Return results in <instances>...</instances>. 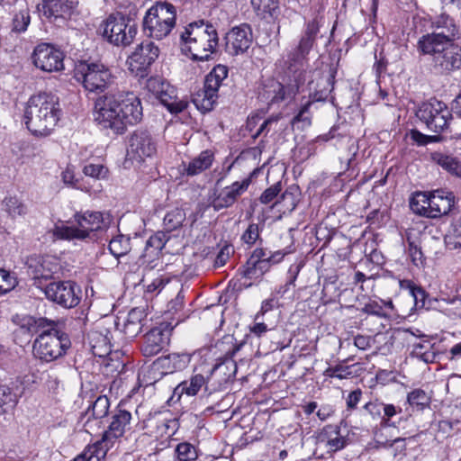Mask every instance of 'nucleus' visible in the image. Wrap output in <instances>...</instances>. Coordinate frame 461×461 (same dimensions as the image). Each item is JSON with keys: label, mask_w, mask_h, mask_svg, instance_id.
<instances>
[{"label": "nucleus", "mask_w": 461, "mask_h": 461, "mask_svg": "<svg viewBox=\"0 0 461 461\" xmlns=\"http://www.w3.org/2000/svg\"><path fill=\"white\" fill-rule=\"evenodd\" d=\"M182 51L194 60H208L218 45V33L203 21L189 23L180 34Z\"/></svg>", "instance_id": "f03ea898"}, {"label": "nucleus", "mask_w": 461, "mask_h": 461, "mask_svg": "<svg viewBox=\"0 0 461 461\" xmlns=\"http://www.w3.org/2000/svg\"><path fill=\"white\" fill-rule=\"evenodd\" d=\"M83 173L86 176L95 179H104L107 176L108 169L102 164H87L83 168Z\"/></svg>", "instance_id": "13d9d810"}, {"label": "nucleus", "mask_w": 461, "mask_h": 461, "mask_svg": "<svg viewBox=\"0 0 461 461\" xmlns=\"http://www.w3.org/2000/svg\"><path fill=\"white\" fill-rule=\"evenodd\" d=\"M384 402L378 400L368 402L364 405V409L372 416L373 419H381Z\"/></svg>", "instance_id": "774afa93"}, {"label": "nucleus", "mask_w": 461, "mask_h": 461, "mask_svg": "<svg viewBox=\"0 0 461 461\" xmlns=\"http://www.w3.org/2000/svg\"><path fill=\"white\" fill-rule=\"evenodd\" d=\"M116 96L105 95L96 99L93 113L95 122L103 129H110L116 134L123 133V122L119 113Z\"/></svg>", "instance_id": "f8f14e48"}, {"label": "nucleus", "mask_w": 461, "mask_h": 461, "mask_svg": "<svg viewBox=\"0 0 461 461\" xmlns=\"http://www.w3.org/2000/svg\"><path fill=\"white\" fill-rule=\"evenodd\" d=\"M51 325H54L53 321H50L45 318H40L37 320L32 316H25L22 319L21 329L23 330L25 332L33 334L38 331V327L44 328L47 326L50 327Z\"/></svg>", "instance_id": "603ef678"}, {"label": "nucleus", "mask_w": 461, "mask_h": 461, "mask_svg": "<svg viewBox=\"0 0 461 461\" xmlns=\"http://www.w3.org/2000/svg\"><path fill=\"white\" fill-rule=\"evenodd\" d=\"M430 192H415L410 198V208L413 213L429 218Z\"/></svg>", "instance_id": "ea45409f"}, {"label": "nucleus", "mask_w": 461, "mask_h": 461, "mask_svg": "<svg viewBox=\"0 0 461 461\" xmlns=\"http://www.w3.org/2000/svg\"><path fill=\"white\" fill-rule=\"evenodd\" d=\"M148 88L171 113H179L188 106V102L178 99L175 95V88L160 78L149 79Z\"/></svg>", "instance_id": "aec40b11"}, {"label": "nucleus", "mask_w": 461, "mask_h": 461, "mask_svg": "<svg viewBox=\"0 0 461 461\" xmlns=\"http://www.w3.org/2000/svg\"><path fill=\"white\" fill-rule=\"evenodd\" d=\"M185 220V212L180 208L169 211L164 217L163 223L167 232L179 228Z\"/></svg>", "instance_id": "09e8293b"}, {"label": "nucleus", "mask_w": 461, "mask_h": 461, "mask_svg": "<svg viewBox=\"0 0 461 461\" xmlns=\"http://www.w3.org/2000/svg\"><path fill=\"white\" fill-rule=\"evenodd\" d=\"M108 249L116 258L125 256L131 250V239L123 234H118L110 240Z\"/></svg>", "instance_id": "c03bdc74"}, {"label": "nucleus", "mask_w": 461, "mask_h": 461, "mask_svg": "<svg viewBox=\"0 0 461 461\" xmlns=\"http://www.w3.org/2000/svg\"><path fill=\"white\" fill-rule=\"evenodd\" d=\"M117 98L119 113L123 122V131L128 124L133 125L142 119V106L140 100L133 94L120 95Z\"/></svg>", "instance_id": "a878e982"}, {"label": "nucleus", "mask_w": 461, "mask_h": 461, "mask_svg": "<svg viewBox=\"0 0 461 461\" xmlns=\"http://www.w3.org/2000/svg\"><path fill=\"white\" fill-rule=\"evenodd\" d=\"M62 180L66 185H68L73 188L88 191V189L81 183V181L76 177L74 171L69 167H67L62 172Z\"/></svg>", "instance_id": "0e129e2a"}, {"label": "nucleus", "mask_w": 461, "mask_h": 461, "mask_svg": "<svg viewBox=\"0 0 461 461\" xmlns=\"http://www.w3.org/2000/svg\"><path fill=\"white\" fill-rule=\"evenodd\" d=\"M417 48L429 56L431 67L438 74L450 75L461 68V46L456 41H418Z\"/></svg>", "instance_id": "20e7f679"}, {"label": "nucleus", "mask_w": 461, "mask_h": 461, "mask_svg": "<svg viewBox=\"0 0 461 461\" xmlns=\"http://www.w3.org/2000/svg\"><path fill=\"white\" fill-rule=\"evenodd\" d=\"M348 359L340 361L336 366H330L323 371V375L328 378H337L339 380L348 379L352 376L351 367L352 366H346Z\"/></svg>", "instance_id": "3c124183"}, {"label": "nucleus", "mask_w": 461, "mask_h": 461, "mask_svg": "<svg viewBox=\"0 0 461 461\" xmlns=\"http://www.w3.org/2000/svg\"><path fill=\"white\" fill-rule=\"evenodd\" d=\"M434 31L420 38L418 41H456L459 38V26L446 14L437 16L432 22Z\"/></svg>", "instance_id": "412c9836"}, {"label": "nucleus", "mask_w": 461, "mask_h": 461, "mask_svg": "<svg viewBox=\"0 0 461 461\" xmlns=\"http://www.w3.org/2000/svg\"><path fill=\"white\" fill-rule=\"evenodd\" d=\"M260 237V230L258 224L250 223L241 236V240L249 245H254Z\"/></svg>", "instance_id": "680f3d73"}, {"label": "nucleus", "mask_w": 461, "mask_h": 461, "mask_svg": "<svg viewBox=\"0 0 461 461\" xmlns=\"http://www.w3.org/2000/svg\"><path fill=\"white\" fill-rule=\"evenodd\" d=\"M112 444L113 442L110 440H104L103 437L101 440L88 446L86 448L88 461H103L107 454L110 445Z\"/></svg>", "instance_id": "a18cd8bd"}, {"label": "nucleus", "mask_w": 461, "mask_h": 461, "mask_svg": "<svg viewBox=\"0 0 461 461\" xmlns=\"http://www.w3.org/2000/svg\"><path fill=\"white\" fill-rule=\"evenodd\" d=\"M277 74L282 78L280 82L273 77L264 79L258 88V98L269 108L272 105L292 100L298 93L306 79L296 73L290 72L280 62L276 63Z\"/></svg>", "instance_id": "7ed1b4c3"}, {"label": "nucleus", "mask_w": 461, "mask_h": 461, "mask_svg": "<svg viewBox=\"0 0 461 461\" xmlns=\"http://www.w3.org/2000/svg\"><path fill=\"white\" fill-rule=\"evenodd\" d=\"M433 160L453 176H461V162L455 157L441 152L432 155Z\"/></svg>", "instance_id": "a19ab883"}, {"label": "nucleus", "mask_w": 461, "mask_h": 461, "mask_svg": "<svg viewBox=\"0 0 461 461\" xmlns=\"http://www.w3.org/2000/svg\"><path fill=\"white\" fill-rule=\"evenodd\" d=\"M228 76V68L223 65H217L206 76L203 89L193 99L194 104L203 113L212 110L218 98V91Z\"/></svg>", "instance_id": "4468645a"}, {"label": "nucleus", "mask_w": 461, "mask_h": 461, "mask_svg": "<svg viewBox=\"0 0 461 461\" xmlns=\"http://www.w3.org/2000/svg\"><path fill=\"white\" fill-rule=\"evenodd\" d=\"M27 274L33 280V285L42 288V281L49 280L61 270L60 261L54 256H31L26 261Z\"/></svg>", "instance_id": "2eb2a0df"}, {"label": "nucleus", "mask_w": 461, "mask_h": 461, "mask_svg": "<svg viewBox=\"0 0 461 461\" xmlns=\"http://www.w3.org/2000/svg\"><path fill=\"white\" fill-rule=\"evenodd\" d=\"M144 312L139 308L131 309L124 323V333L129 338L136 337L142 330Z\"/></svg>", "instance_id": "e433bc0d"}, {"label": "nucleus", "mask_w": 461, "mask_h": 461, "mask_svg": "<svg viewBox=\"0 0 461 461\" xmlns=\"http://www.w3.org/2000/svg\"><path fill=\"white\" fill-rule=\"evenodd\" d=\"M16 285V278L8 271L0 268V295L12 291Z\"/></svg>", "instance_id": "4d7b16f0"}, {"label": "nucleus", "mask_w": 461, "mask_h": 461, "mask_svg": "<svg viewBox=\"0 0 461 461\" xmlns=\"http://www.w3.org/2000/svg\"><path fill=\"white\" fill-rule=\"evenodd\" d=\"M407 402L410 406L423 411L430 404V396L420 388L412 390L407 394Z\"/></svg>", "instance_id": "de8ad7c7"}, {"label": "nucleus", "mask_w": 461, "mask_h": 461, "mask_svg": "<svg viewBox=\"0 0 461 461\" xmlns=\"http://www.w3.org/2000/svg\"><path fill=\"white\" fill-rule=\"evenodd\" d=\"M159 49L150 41L141 42L130 57V64L139 71H145L158 57Z\"/></svg>", "instance_id": "cd10ccee"}, {"label": "nucleus", "mask_w": 461, "mask_h": 461, "mask_svg": "<svg viewBox=\"0 0 461 461\" xmlns=\"http://www.w3.org/2000/svg\"><path fill=\"white\" fill-rule=\"evenodd\" d=\"M399 286L402 290H406L409 292L417 310L425 308L427 294L423 288L415 285L412 281L407 279L400 280Z\"/></svg>", "instance_id": "4c0bfd02"}, {"label": "nucleus", "mask_w": 461, "mask_h": 461, "mask_svg": "<svg viewBox=\"0 0 461 461\" xmlns=\"http://www.w3.org/2000/svg\"><path fill=\"white\" fill-rule=\"evenodd\" d=\"M429 218L437 219L449 213L455 206V195L452 192L435 190L430 192Z\"/></svg>", "instance_id": "c85d7f7f"}, {"label": "nucleus", "mask_w": 461, "mask_h": 461, "mask_svg": "<svg viewBox=\"0 0 461 461\" xmlns=\"http://www.w3.org/2000/svg\"><path fill=\"white\" fill-rule=\"evenodd\" d=\"M18 403V396L5 385H0V412L5 413L13 410Z\"/></svg>", "instance_id": "8fccbe9b"}, {"label": "nucleus", "mask_w": 461, "mask_h": 461, "mask_svg": "<svg viewBox=\"0 0 461 461\" xmlns=\"http://www.w3.org/2000/svg\"><path fill=\"white\" fill-rule=\"evenodd\" d=\"M176 455L178 461H195L198 453L194 446L188 442H181L176 447Z\"/></svg>", "instance_id": "6e6d98bb"}, {"label": "nucleus", "mask_w": 461, "mask_h": 461, "mask_svg": "<svg viewBox=\"0 0 461 461\" xmlns=\"http://www.w3.org/2000/svg\"><path fill=\"white\" fill-rule=\"evenodd\" d=\"M225 40L227 52L234 56L243 54L253 41L251 26L244 23L232 27L226 33Z\"/></svg>", "instance_id": "b1692460"}, {"label": "nucleus", "mask_w": 461, "mask_h": 461, "mask_svg": "<svg viewBox=\"0 0 461 461\" xmlns=\"http://www.w3.org/2000/svg\"><path fill=\"white\" fill-rule=\"evenodd\" d=\"M207 376L201 374L193 375L189 380L181 382L174 390L171 400L176 398V401H179L182 395L194 396L198 392L204 387V390L208 392L212 390L211 383L207 382Z\"/></svg>", "instance_id": "c756f323"}, {"label": "nucleus", "mask_w": 461, "mask_h": 461, "mask_svg": "<svg viewBox=\"0 0 461 461\" xmlns=\"http://www.w3.org/2000/svg\"><path fill=\"white\" fill-rule=\"evenodd\" d=\"M169 240L168 234L164 231H157L146 241L143 252L139 257L137 263L140 267L148 269L155 268L160 260L162 249Z\"/></svg>", "instance_id": "5701e85b"}, {"label": "nucleus", "mask_w": 461, "mask_h": 461, "mask_svg": "<svg viewBox=\"0 0 461 461\" xmlns=\"http://www.w3.org/2000/svg\"><path fill=\"white\" fill-rule=\"evenodd\" d=\"M416 115L429 131L436 133L447 129L452 119L451 111L447 104L435 98L423 103L419 107Z\"/></svg>", "instance_id": "ddd939ff"}, {"label": "nucleus", "mask_w": 461, "mask_h": 461, "mask_svg": "<svg viewBox=\"0 0 461 461\" xmlns=\"http://www.w3.org/2000/svg\"><path fill=\"white\" fill-rule=\"evenodd\" d=\"M44 14L49 17L69 15L78 5V0H42Z\"/></svg>", "instance_id": "473e14b6"}, {"label": "nucleus", "mask_w": 461, "mask_h": 461, "mask_svg": "<svg viewBox=\"0 0 461 461\" xmlns=\"http://www.w3.org/2000/svg\"><path fill=\"white\" fill-rule=\"evenodd\" d=\"M109 408V398L106 395L98 396L86 411V416L88 417L86 425L89 422L90 417H93L94 419H102L105 417L108 414Z\"/></svg>", "instance_id": "79ce46f5"}, {"label": "nucleus", "mask_w": 461, "mask_h": 461, "mask_svg": "<svg viewBox=\"0 0 461 461\" xmlns=\"http://www.w3.org/2000/svg\"><path fill=\"white\" fill-rule=\"evenodd\" d=\"M334 77V73L331 72L329 75L318 77L316 86H314L312 80L308 83L310 100L303 104L299 113L292 120L294 126L301 123V127L303 129L311 125L312 114L310 107L313 102H322L328 98L333 89Z\"/></svg>", "instance_id": "9b49d317"}, {"label": "nucleus", "mask_w": 461, "mask_h": 461, "mask_svg": "<svg viewBox=\"0 0 461 461\" xmlns=\"http://www.w3.org/2000/svg\"><path fill=\"white\" fill-rule=\"evenodd\" d=\"M75 78L81 82L85 90L91 94H101L110 89L115 77L110 68L99 62H81L75 68Z\"/></svg>", "instance_id": "6e6552de"}, {"label": "nucleus", "mask_w": 461, "mask_h": 461, "mask_svg": "<svg viewBox=\"0 0 461 461\" xmlns=\"http://www.w3.org/2000/svg\"><path fill=\"white\" fill-rule=\"evenodd\" d=\"M281 189L282 185L280 182H277L270 187L267 188L259 197L260 203L263 204L271 203L275 198L277 197L278 194L281 192Z\"/></svg>", "instance_id": "69168bd1"}, {"label": "nucleus", "mask_w": 461, "mask_h": 461, "mask_svg": "<svg viewBox=\"0 0 461 461\" xmlns=\"http://www.w3.org/2000/svg\"><path fill=\"white\" fill-rule=\"evenodd\" d=\"M188 353H172L166 357H158L155 365L163 369L164 373L171 374L185 369L191 361Z\"/></svg>", "instance_id": "2f4dec72"}, {"label": "nucleus", "mask_w": 461, "mask_h": 461, "mask_svg": "<svg viewBox=\"0 0 461 461\" xmlns=\"http://www.w3.org/2000/svg\"><path fill=\"white\" fill-rule=\"evenodd\" d=\"M362 312L378 317H386L387 314L383 310V305L379 301H370L366 303L362 308Z\"/></svg>", "instance_id": "338daca9"}, {"label": "nucleus", "mask_w": 461, "mask_h": 461, "mask_svg": "<svg viewBox=\"0 0 461 461\" xmlns=\"http://www.w3.org/2000/svg\"><path fill=\"white\" fill-rule=\"evenodd\" d=\"M60 115L59 97L50 93L32 95L24 110V123L34 135H48L57 125Z\"/></svg>", "instance_id": "f257e3e1"}, {"label": "nucleus", "mask_w": 461, "mask_h": 461, "mask_svg": "<svg viewBox=\"0 0 461 461\" xmlns=\"http://www.w3.org/2000/svg\"><path fill=\"white\" fill-rule=\"evenodd\" d=\"M250 182L249 178H245L242 181H236L230 185L224 187L217 194H214L211 202V206L214 211H220L232 206L248 190Z\"/></svg>", "instance_id": "393cba45"}, {"label": "nucleus", "mask_w": 461, "mask_h": 461, "mask_svg": "<svg viewBox=\"0 0 461 461\" xmlns=\"http://www.w3.org/2000/svg\"><path fill=\"white\" fill-rule=\"evenodd\" d=\"M74 218L77 225L56 226L55 236L64 240H86L92 238L95 231L107 229L110 224L109 215L104 217L100 212L86 211L76 213Z\"/></svg>", "instance_id": "39448f33"}, {"label": "nucleus", "mask_w": 461, "mask_h": 461, "mask_svg": "<svg viewBox=\"0 0 461 461\" xmlns=\"http://www.w3.org/2000/svg\"><path fill=\"white\" fill-rule=\"evenodd\" d=\"M213 160L214 154L212 150H203L196 157L193 158L188 163H182V175H186L187 176H197L210 168Z\"/></svg>", "instance_id": "7c9ffc66"}, {"label": "nucleus", "mask_w": 461, "mask_h": 461, "mask_svg": "<svg viewBox=\"0 0 461 461\" xmlns=\"http://www.w3.org/2000/svg\"><path fill=\"white\" fill-rule=\"evenodd\" d=\"M5 210L10 215H22L25 213L24 204L16 197H8L4 201Z\"/></svg>", "instance_id": "052dcab7"}, {"label": "nucleus", "mask_w": 461, "mask_h": 461, "mask_svg": "<svg viewBox=\"0 0 461 461\" xmlns=\"http://www.w3.org/2000/svg\"><path fill=\"white\" fill-rule=\"evenodd\" d=\"M429 343H418L414 345L412 354L426 363H432L435 359L433 352L429 350Z\"/></svg>", "instance_id": "bf43d9fd"}, {"label": "nucleus", "mask_w": 461, "mask_h": 461, "mask_svg": "<svg viewBox=\"0 0 461 461\" xmlns=\"http://www.w3.org/2000/svg\"><path fill=\"white\" fill-rule=\"evenodd\" d=\"M251 7L261 19H272L279 13L278 0H251Z\"/></svg>", "instance_id": "c9c22d12"}, {"label": "nucleus", "mask_w": 461, "mask_h": 461, "mask_svg": "<svg viewBox=\"0 0 461 461\" xmlns=\"http://www.w3.org/2000/svg\"><path fill=\"white\" fill-rule=\"evenodd\" d=\"M297 203L296 190L289 188L281 194L273 206L285 214L292 212L295 209Z\"/></svg>", "instance_id": "37998d69"}, {"label": "nucleus", "mask_w": 461, "mask_h": 461, "mask_svg": "<svg viewBox=\"0 0 461 461\" xmlns=\"http://www.w3.org/2000/svg\"><path fill=\"white\" fill-rule=\"evenodd\" d=\"M44 294L50 301L64 308H73L80 302L81 290L72 281H58L46 285Z\"/></svg>", "instance_id": "f3484780"}, {"label": "nucleus", "mask_w": 461, "mask_h": 461, "mask_svg": "<svg viewBox=\"0 0 461 461\" xmlns=\"http://www.w3.org/2000/svg\"><path fill=\"white\" fill-rule=\"evenodd\" d=\"M173 328L168 322H162L151 329L142 339L140 349L145 357H153L165 349L170 342Z\"/></svg>", "instance_id": "6ab92c4d"}, {"label": "nucleus", "mask_w": 461, "mask_h": 461, "mask_svg": "<svg viewBox=\"0 0 461 461\" xmlns=\"http://www.w3.org/2000/svg\"><path fill=\"white\" fill-rule=\"evenodd\" d=\"M314 41V40L303 35L298 47L289 53L286 59L278 60V62L285 66L290 72L296 73L307 79L311 72L307 70L308 63L306 56L312 48Z\"/></svg>", "instance_id": "4be33fe9"}, {"label": "nucleus", "mask_w": 461, "mask_h": 461, "mask_svg": "<svg viewBox=\"0 0 461 461\" xmlns=\"http://www.w3.org/2000/svg\"><path fill=\"white\" fill-rule=\"evenodd\" d=\"M137 32L136 23L129 16L120 13L110 14L104 23V38L117 47H126L131 44Z\"/></svg>", "instance_id": "1a4fd4ad"}, {"label": "nucleus", "mask_w": 461, "mask_h": 461, "mask_svg": "<svg viewBox=\"0 0 461 461\" xmlns=\"http://www.w3.org/2000/svg\"><path fill=\"white\" fill-rule=\"evenodd\" d=\"M109 332L92 331L89 334V343L95 356L104 357L112 351L111 338Z\"/></svg>", "instance_id": "f704fd0d"}, {"label": "nucleus", "mask_w": 461, "mask_h": 461, "mask_svg": "<svg viewBox=\"0 0 461 461\" xmlns=\"http://www.w3.org/2000/svg\"><path fill=\"white\" fill-rule=\"evenodd\" d=\"M445 243L448 249H461V215L451 223Z\"/></svg>", "instance_id": "49530a36"}, {"label": "nucleus", "mask_w": 461, "mask_h": 461, "mask_svg": "<svg viewBox=\"0 0 461 461\" xmlns=\"http://www.w3.org/2000/svg\"><path fill=\"white\" fill-rule=\"evenodd\" d=\"M71 347L69 336L51 325L43 330L33 342V354L41 362L50 363L67 354Z\"/></svg>", "instance_id": "423d86ee"}, {"label": "nucleus", "mask_w": 461, "mask_h": 461, "mask_svg": "<svg viewBox=\"0 0 461 461\" xmlns=\"http://www.w3.org/2000/svg\"><path fill=\"white\" fill-rule=\"evenodd\" d=\"M271 266L272 264L270 263L268 258L259 260L254 263H252V261H247L246 265H244L240 269V274L245 278H258L263 276L266 272H267Z\"/></svg>", "instance_id": "58836bf2"}, {"label": "nucleus", "mask_w": 461, "mask_h": 461, "mask_svg": "<svg viewBox=\"0 0 461 461\" xmlns=\"http://www.w3.org/2000/svg\"><path fill=\"white\" fill-rule=\"evenodd\" d=\"M14 17L12 21V31L21 33L24 32L31 22L30 9L25 0H15Z\"/></svg>", "instance_id": "72a5a7b5"}, {"label": "nucleus", "mask_w": 461, "mask_h": 461, "mask_svg": "<svg viewBox=\"0 0 461 461\" xmlns=\"http://www.w3.org/2000/svg\"><path fill=\"white\" fill-rule=\"evenodd\" d=\"M63 52L49 43L37 45L32 54V61L35 67L45 72L63 70Z\"/></svg>", "instance_id": "a211bd4d"}, {"label": "nucleus", "mask_w": 461, "mask_h": 461, "mask_svg": "<svg viewBox=\"0 0 461 461\" xmlns=\"http://www.w3.org/2000/svg\"><path fill=\"white\" fill-rule=\"evenodd\" d=\"M401 412V407L384 402L380 426L382 428H396V423L393 421L392 419Z\"/></svg>", "instance_id": "864d4df0"}, {"label": "nucleus", "mask_w": 461, "mask_h": 461, "mask_svg": "<svg viewBox=\"0 0 461 461\" xmlns=\"http://www.w3.org/2000/svg\"><path fill=\"white\" fill-rule=\"evenodd\" d=\"M131 413L126 410H118L111 417L108 429L104 432V439L113 440L132 430Z\"/></svg>", "instance_id": "bb28decb"}, {"label": "nucleus", "mask_w": 461, "mask_h": 461, "mask_svg": "<svg viewBox=\"0 0 461 461\" xmlns=\"http://www.w3.org/2000/svg\"><path fill=\"white\" fill-rule=\"evenodd\" d=\"M157 152V143L147 130L138 129L128 139L127 159L140 164Z\"/></svg>", "instance_id": "dca6fc26"}, {"label": "nucleus", "mask_w": 461, "mask_h": 461, "mask_svg": "<svg viewBox=\"0 0 461 461\" xmlns=\"http://www.w3.org/2000/svg\"><path fill=\"white\" fill-rule=\"evenodd\" d=\"M176 7L167 2L152 5L143 18V30L147 36L162 40L167 37L176 25Z\"/></svg>", "instance_id": "0eeeda50"}, {"label": "nucleus", "mask_w": 461, "mask_h": 461, "mask_svg": "<svg viewBox=\"0 0 461 461\" xmlns=\"http://www.w3.org/2000/svg\"><path fill=\"white\" fill-rule=\"evenodd\" d=\"M234 253L233 246L230 244H224L220 251L218 252L215 260H214V267H223L227 261L229 260L230 255Z\"/></svg>", "instance_id": "e2e57ef3"}, {"label": "nucleus", "mask_w": 461, "mask_h": 461, "mask_svg": "<svg viewBox=\"0 0 461 461\" xmlns=\"http://www.w3.org/2000/svg\"><path fill=\"white\" fill-rule=\"evenodd\" d=\"M386 429L387 428H382L380 426V428L375 431V443L376 445V447L389 448L392 447L395 443L405 441V437L393 438V435H391L390 438H387V436L384 433V430Z\"/></svg>", "instance_id": "5fc2aeb1"}, {"label": "nucleus", "mask_w": 461, "mask_h": 461, "mask_svg": "<svg viewBox=\"0 0 461 461\" xmlns=\"http://www.w3.org/2000/svg\"><path fill=\"white\" fill-rule=\"evenodd\" d=\"M225 340L231 348L226 351L224 360L216 364L208 371L207 382L211 383L212 387L210 393L224 389L226 384L234 379L237 372V364L233 357L243 346V343L236 344L233 337H226Z\"/></svg>", "instance_id": "9d476101"}]
</instances>
